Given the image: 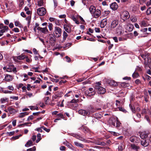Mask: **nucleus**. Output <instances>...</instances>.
<instances>
[{"mask_svg":"<svg viewBox=\"0 0 151 151\" xmlns=\"http://www.w3.org/2000/svg\"><path fill=\"white\" fill-rule=\"evenodd\" d=\"M62 29L59 27L56 26L55 27L53 34L57 37H60L61 35Z\"/></svg>","mask_w":151,"mask_h":151,"instance_id":"1","label":"nucleus"},{"mask_svg":"<svg viewBox=\"0 0 151 151\" xmlns=\"http://www.w3.org/2000/svg\"><path fill=\"white\" fill-rule=\"evenodd\" d=\"M129 17V13L127 11H123L121 15V19L123 22H125Z\"/></svg>","mask_w":151,"mask_h":151,"instance_id":"2","label":"nucleus"},{"mask_svg":"<svg viewBox=\"0 0 151 151\" xmlns=\"http://www.w3.org/2000/svg\"><path fill=\"white\" fill-rule=\"evenodd\" d=\"M95 88L99 94H103L106 92L105 89L100 86H95Z\"/></svg>","mask_w":151,"mask_h":151,"instance_id":"3","label":"nucleus"},{"mask_svg":"<svg viewBox=\"0 0 151 151\" xmlns=\"http://www.w3.org/2000/svg\"><path fill=\"white\" fill-rule=\"evenodd\" d=\"M3 24H1L0 25V29H1L0 30V37L3 35V33L7 31L8 29V27L6 26L3 27Z\"/></svg>","mask_w":151,"mask_h":151,"instance_id":"4","label":"nucleus"},{"mask_svg":"<svg viewBox=\"0 0 151 151\" xmlns=\"http://www.w3.org/2000/svg\"><path fill=\"white\" fill-rule=\"evenodd\" d=\"M37 13L40 16H43L45 15L46 13V9L44 7L39 8L37 9Z\"/></svg>","mask_w":151,"mask_h":151,"instance_id":"5","label":"nucleus"},{"mask_svg":"<svg viewBox=\"0 0 151 151\" xmlns=\"http://www.w3.org/2000/svg\"><path fill=\"white\" fill-rule=\"evenodd\" d=\"M13 71L15 73L17 72V69L16 68H15L13 65H10L9 66L7 69V72H12Z\"/></svg>","mask_w":151,"mask_h":151,"instance_id":"6","label":"nucleus"},{"mask_svg":"<svg viewBox=\"0 0 151 151\" xmlns=\"http://www.w3.org/2000/svg\"><path fill=\"white\" fill-rule=\"evenodd\" d=\"M119 21L117 20H114L113 21L111 24L110 27L111 29H114L118 24Z\"/></svg>","mask_w":151,"mask_h":151,"instance_id":"7","label":"nucleus"},{"mask_svg":"<svg viewBox=\"0 0 151 151\" xmlns=\"http://www.w3.org/2000/svg\"><path fill=\"white\" fill-rule=\"evenodd\" d=\"M130 141L133 143H138L139 142V138L135 136H133L130 138Z\"/></svg>","mask_w":151,"mask_h":151,"instance_id":"8","label":"nucleus"},{"mask_svg":"<svg viewBox=\"0 0 151 151\" xmlns=\"http://www.w3.org/2000/svg\"><path fill=\"white\" fill-rule=\"evenodd\" d=\"M78 113L79 114L83 116L88 115L90 114V112L88 111L81 109L78 111Z\"/></svg>","mask_w":151,"mask_h":151,"instance_id":"9","label":"nucleus"},{"mask_svg":"<svg viewBox=\"0 0 151 151\" xmlns=\"http://www.w3.org/2000/svg\"><path fill=\"white\" fill-rule=\"evenodd\" d=\"M141 145L144 147L148 146L149 144V141L146 139H143L141 141Z\"/></svg>","mask_w":151,"mask_h":151,"instance_id":"10","label":"nucleus"},{"mask_svg":"<svg viewBox=\"0 0 151 151\" xmlns=\"http://www.w3.org/2000/svg\"><path fill=\"white\" fill-rule=\"evenodd\" d=\"M130 147L131 149L136 151H138L140 148L139 146L134 143L130 144Z\"/></svg>","mask_w":151,"mask_h":151,"instance_id":"11","label":"nucleus"},{"mask_svg":"<svg viewBox=\"0 0 151 151\" xmlns=\"http://www.w3.org/2000/svg\"><path fill=\"white\" fill-rule=\"evenodd\" d=\"M107 20L106 18L103 19L101 22L100 26L101 28H104L107 23Z\"/></svg>","mask_w":151,"mask_h":151,"instance_id":"12","label":"nucleus"},{"mask_svg":"<svg viewBox=\"0 0 151 151\" xmlns=\"http://www.w3.org/2000/svg\"><path fill=\"white\" fill-rule=\"evenodd\" d=\"M13 79V77L11 75L8 74H6L4 78L5 81L9 82L12 81Z\"/></svg>","mask_w":151,"mask_h":151,"instance_id":"13","label":"nucleus"},{"mask_svg":"<svg viewBox=\"0 0 151 151\" xmlns=\"http://www.w3.org/2000/svg\"><path fill=\"white\" fill-rule=\"evenodd\" d=\"M37 29L41 31L42 33L44 34H46L48 32V31L47 29V27L42 28L40 27H38Z\"/></svg>","mask_w":151,"mask_h":151,"instance_id":"14","label":"nucleus"},{"mask_svg":"<svg viewBox=\"0 0 151 151\" xmlns=\"http://www.w3.org/2000/svg\"><path fill=\"white\" fill-rule=\"evenodd\" d=\"M110 7L113 10H116L118 8V5L116 2H114L110 5Z\"/></svg>","mask_w":151,"mask_h":151,"instance_id":"15","label":"nucleus"},{"mask_svg":"<svg viewBox=\"0 0 151 151\" xmlns=\"http://www.w3.org/2000/svg\"><path fill=\"white\" fill-rule=\"evenodd\" d=\"M151 60L150 58L149 57H148L147 58V60H145L144 65L145 68L146 69H147L149 66V63L150 62Z\"/></svg>","mask_w":151,"mask_h":151,"instance_id":"16","label":"nucleus"},{"mask_svg":"<svg viewBox=\"0 0 151 151\" xmlns=\"http://www.w3.org/2000/svg\"><path fill=\"white\" fill-rule=\"evenodd\" d=\"M101 14V12L100 10L96 9L95 10V12L93 14H94V16L96 18L98 17Z\"/></svg>","mask_w":151,"mask_h":151,"instance_id":"17","label":"nucleus"},{"mask_svg":"<svg viewBox=\"0 0 151 151\" xmlns=\"http://www.w3.org/2000/svg\"><path fill=\"white\" fill-rule=\"evenodd\" d=\"M26 58V56L23 54H22L21 55L19 56H17L15 57L14 58V60L16 61V59H17L19 60H22Z\"/></svg>","mask_w":151,"mask_h":151,"instance_id":"18","label":"nucleus"},{"mask_svg":"<svg viewBox=\"0 0 151 151\" xmlns=\"http://www.w3.org/2000/svg\"><path fill=\"white\" fill-rule=\"evenodd\" d=\"M134 28L133 25L130 24H128L127 27L126 29L129 32L132 31Z\"/></svg>","mask_w":151,"mask_h":151,"instance_id":"19","label":"nucleus"},{"mask_svg":"<svg viewBox=\"0 0 151 151\" xmlns=\"http://www.w3.org/2000/svg\"><path fill=\"white\" fill-rule=\"evenodd\" d=\"M54 35L52 34H50L49 37L50 41L52 43L53 42L55 41L56 38L55 37Z\"/></svg>","mask_w":151,"mask_h":151,"instance_id":"20","label":"nucleus"},{"mask_svg":"<svg viewBox=\"0 0 151 151\" xmlns=\"http://www.w3.org/2000/svg\"><path fill=\"white\" fill-rule=\"evenodd\" d=\"M79 129L83 130V131L85 133H86L89 132V130L86 127L84 126H82Z\"/></svg>","mask_w":151,"mask_h":151,"instance_id":"21","label":"nucleus"},{"mask_svg":"<svg viewBox=\"0 0 151 151\" xmlns=\"http://www.w3.org/2000/svg\"><path fill=\"white\" fill-rule=\"evenodd\" d=\"M64 28L65 31L68 32H70L71 31V29L67 24H65L64 25Z\"/></svg>","mask_w":151,"mask_h":151,"instance_id":"22","label":"nucleus"},{"mask_svg":"<svg viewBox=\"0 0 151 151\" xmlns=\"http://www.w3.org/2000/svg\"><path fill=\"white\" fill-rule=\"evenodd\" d=\"M89 9L90 12L92 14L94 13V12H95V10H96L95 7L93 6H91L90 7Z\"/></svg>","mask_w":151,"mask_h":151,"instance_id":"23","label":"nucleus"},{"mask_svg":"<svg viewBox=\"0 0 151 151\" xmlns=\"http://www.w3.org/2000/svg\"><path fill=\"white\" fill-rule=\"evenodd\" d=\"M147 134L145 133H142L140 134V137L143 139H145L147 138Z\"/></svg>","mask_w":151,"mask_h":151,"instance_id":"24","label":"nucleus"},{"mask_svg":"<svg viewBox=\"0 0 151 151\" xmlns=\"http://www.w3.org/2000/svg\"><path fill=\"white\" fill-rule=\"evenodd\" d=\"M75 145L77 147H79L81 148H83L84 147V145L81 143H79L77 142H74Z\"/></svg>","mask_w":151,"mask_h":151,"instance_id":"25","label":"nucleus"},{"mask_svg":"<svg viewBox=\"0 0 151 151\" xmlns=\"http://www.w3.org/2000/svg\"><path fill=\"white\" fill-rule=\"evenodd\" d=\"M8 99L6 98H1L0 99V101L1 103H5L6 102H8Z\"/></svg>","mask_w":151,"mask_h":151,"instance_id":"26","label":"nucleus"},{"mask_svg":"<svg viewBox=\"0 0 151 151\" xmlns=\"http://www.w3.org/2000/svg\"><path fill=\"white\" fill-rule=\"evenodd\" d=\"M66 146L69 149L72 150L73 151H75L76 150L75 148L71 144H69L68 145L67 144L66 145Z\"/></svg>","mask_w":151,"mask_h":151,"instance_id":"27","label":"nucleus"},{"mask_svg":"<svg viewBox=\"0 0 151 151\" xmlns=\"http://www.w3.org/2000/svg\"><path fill=\"white\" fill-rule=\"evenodd\" d=\"M28 114L29 113L27 112L22 113L20 114L19 117L20 118H22L26 115H28Z\"/></svg>","mask_w":151,"mask_h":151,"instance_id":"28","label":"nucleus"},{"mask_svg":"<svg viewBox=\"0 0 151 151\" xmlns=\"http://www.w3.org/2000/svg\"><path fill=\"white\" fill-rule=\"evenodd\" d=\"M68 35L67 33L65 31H64L63 34V40L64 41H65L66 38L68 37Z\"/></svg>","mask_w":151,"mask_h":151,"instance_id":"29","label":"nucleus"},{"mask_svg":"<svg viewBox=\"0 0 151 151\" xmlns=\"http://www.w3.org/2000/svg\"><path fill=\"white\" fill-rule=\"evenodd\" d=\"M94 117L96 119H99L101 117V115L99 113H96L94 116Z\"/></svg>","mask_w":151,"mask_h":151,"instance_id":"30","label":"nucleus"},{"mask_svg":"<svg viewBox=\"0 0 151 151\" xmlns=\"http://www.w3.org/2000/svg\"><path fill=\"white\" fill-rule=\"evenodd\" d=\"M43 0H39L38 2V5L40 6H43Z\"/></svg>","mask_w":151,"mask_h":151,"instance_id":"31","label":"nucleus"},{"mask_svg":"<svg viewBox=\"0 0 151 151\" xmlns=\"http://www.w3.org/2000/svg\"><path fill=\"white\" fill-rule=\"evenodd\" d=\"M96 92L95 91H93L91 92H89L87 93V92H86V94L88 96H91L93 95H94L95 94Z\"/></svg>","mask_w":151,"mask_h":151,"instance_id":"32","label":"nucleus"},{"mask_svg":"<svg viewBox=\"0 0 151 151\" xmlns=\"http://www.w3.org/2000/svg\"><path fill=\"white\" fill-rule=\"evenodd\" d=\"M14 24L16 26H18L19 27H22V24L18 21H16L14 22Z\"/></svg>","mask_w":151,"mask_h":151,"instance_id":"33","label":"nucleus"},{"mask_svg":"<svg viewBox=\"0 0 151 151\" xmlns=\"http://www.w3.org/2000/svg\"><path fill=\"white\" fill-rule=\"evenodd\" d=\"M139 76V75L137 73L134 72L132 75V77L134 78H138Z\"/></svg>","mask_w":151,"mask_h":151,"instance_id":"34","label":"nucleus"},{"mask_svg":"<svg viewBox=\"0 0 151 151\" xmlns=\"http://www.w3.org/2000/svg\"><path fill=\"white\" fill-rule=\"evenodd\" d=\"M32 145V142L31 140H29L28 141L25 145V146H30Z\"/></svg>","mask_w":151,"mask_h":151,"instance_id":"35","label":"nucleus"},{"mask_svg":"<svg viewBox=\"0 0 151 151\" xmlns=\"http://www.w3.org/2000/svg\"><path fill=\"white\" fill-rule=\"evenodd\" d=\"M53 24L52 23H49L48 27L50 31H51L53 29Z\"/></svg>","mask_w":151,"mask_h":151,"instance_id":"36","label":"nucleus"},{"mask_svg":"<svg viewBox=\"0 0 151 151\" xmlns=\"http://www.w3.org/2000/svg\"><path fill=\"white\" fill-rule=\"evenodd\" d=\"M141 26L145 27L147 26V24L145 21H142L141 23Z\"/></svg>","mask_w":151,"mask_h":151,"instance_id":"37","label":"nucleus"},{"mask_svg":"<svg viewBox=\"0 0 151 151\" xmlns=\"http://www.w3.org/2000/svg\"><path fill=\"white\" fill-rule=\"evenodd\" d=\"M118 109L120 111H122L126 113L127 112L126 110L123 108L119 107L118 108Z\"/></svg>","mask_w":151,"mask_h":151,"instance_id":"38","label":"nucleus"},{"mask_svg":"<svg viewBox=\"0 0 151 151\" xmlns=\"http://www.w3.org/2000/svg\"><path fill=\"white\" fill-rule=\"evenodd\" d=\"M58 97H61V96H59L58 94H56L55 95L53 96H52V101H53L54 99H56Z\"/></svg>","mask_w":151,"mask_h":151,"instance_id":"39","label":"nucleus"},{"mask_svg":"<svg viewBox=\"0 0 151 151\" xmlns=\"http://www.w3.org/2000/svg\"><path fill=\"white\" fill-rule=\"evenodd\" d=\"M29 107L30 109H31V110H34L35 109L37 110H38V108L37 106H36V107H34L33 106H30Z\"/></svg>","mask_w":151,"mask_h":151,"instance_id":"40","label":"nucleus"},{"mask_svg":"<svg viewBox=\"0 0 151 151\" xmlns=\"http://www.w3.org/2000/svg\"><path fill=\"white\" fill-rule=\"evenodd\" d=\"M141 56L145 60H147V58L148 57V56L146 54H142L141 55Z\"/></svg>","mask_w":151,"mask_h":151,"instance_id":"41","label":"nucleus"},{"mask_svg":"<svg viewBox=\"0 0 151 151\" xmlns=\"http://www.w3.org/2000/svg\"><path fill=\"white\" fill-rule=\"evenodd\" d=\"M79 100L78 99H73L70 101L71 103H77L78 102Z\"/></svg>","mask_w":151,"mask_h":151,"instance_id":"42","label":"nucleus"},{"mask_svg":"<svg viewBox=\"0 0 151 151\" xmlns=\"http://www.w3.org/2000/svg\"><path fill=\"white\" fill-rule=\"evenodd\" d=\"M146 13L147 15H149L151 14V7H150L147 9L146 12Z\"/></svg>","mask_w":151,"mask_h":151,"instance_id":"43","label":"nucleus"},{"mask_svg":"<svg viewBox=\"0 0 151 151\" xmlns=\"http://www.w3.org/2000/svg\"><path fill=\"white\" fill-rule=\"evenodd\" d=\"M78 139L85 142H86V140L83 137L80 136H79V137Z\"/></svg>","mask_w":151,"mask_h":151,"instance_id":"44","label":"nucleus"},{"mask_svg":"<svg viewBox=\"0 0 151 151\" xmlns=\"http://www.w3.org/2000/svg\"><path fill=\"white\" fill-rule=\"evenodd\" d=\"M0 91L4 93H6L7 90H4L3 88H1L0 89Z\"/></svg>","mask_w":151,"mask_h":151,"instance_id":"45","label":"nucleus"},{"mask_svg":"<svg viewBox=\"0 0 151 151\" xmlns=\"http://www.w3.org/2000/svg\"><path fill=\"white\" fill-rule=\"evenodd\" d=\"M39 67H36V68L34 67H32V69L35 70V72H38L40 73V71H38V70H37L39 69Z\"/></svg>","mask_w":151,"mask_h":151,"instance_id":"46","label":"nucleus"},{"mask_svg":"<svg viewBox=\"0 0 151 151\" xmlns=\"http://www.w3.org/2000/svg\"><path fill=\"white\" fill-rule=\"evenodd\" d=\"M10 99L17 100L18 99V96H11L10 97Z\"/></svg>","mask_w":151,"mask_h":151,"instance_id":"47","label":"nucleus"},{"mask_svg":"<svg viewBox=\"0 0 151 151\" xmlns=\"http://www.w3.org/2000/svg\"><path fill=\"white\" fill-rule=\"evenodd\" d=\"M147 113V110L146 109H142V112H141L142 114H146Z\"/></svg>","mask_w":151,"mask_h":151,"instance_id":"48","label":"nucleus"},{"mask_svg":"<svg viewBox=\"0 0 151 151\" xmlns=\"http://www.w3.org/2000/svg\"><path fill=\"white\" fill-rule=\"evenodd\" d=\"M55 24L57 25H59L60 24V21L59 20L55 19Z\"/></svg>","mask_w":151,"mask_h":151,"instance_id":"49","label":"nucleus"},{"mask_svg":"<svg viewBox=\"0 0 151 151\" xmlns=\"http://www.w3.org/2000/svg\"><path fill=\"white\" fill-rule=\"evenodd\" d=\"M49 99V97H46L45 98V104H47L48 100Z\"/></svg>","mask_w":151,"mask_h":151,"instance_id":"50","label":"nucleus"},{"mask_svg":"<svg viewBox=\"0 0 151 151\" xmlns=\"http://www.w3.org/2000/svg\"><path fill=\"white\" fill-rule=\"evenodd\" d=\"M12 31L16 32H19V29L17 28H14L12 29Z\"/></svg>","mask_w":151,"mask_h":151,"instance_id":"51","label":"nucleus"},{"mask_svg":"<svg viewBox=\"0 0 151 151\" xmlns=\"http://www.w3.org/2000/svg\"><path fill=\"white\" fill-rule=\"evenodd\" d=\"M96 143L98 145H104L105 144V143L104 142H96Z\"/></svg>","mask_w":151,"mask_h":151,"instance_id":"52","label":"nucleus"},{"mask_svg":"<svg viewBox=\"0 0 151 151\" xmlns=\"http://www.w3.org/2000/svg\"><path fill=\"white\" fill-rule=\"evenodd\" d=\"M25 58H26V60L27 62L29 63L32 62V60L28 58V57H26Z\"/></svg>","mask_w":151,"mask_h":151,"instance_id":"53","label":"nucleus"},{"mask_svg":"<svg viewBox=\"0 0 151 151\" xmlns=\"http://www.w3.org/2000/svg\"><path fill=\"white\" fill-rule=\"evenodd\" d=\"M128 85V84L124 82L122 83H121L122 86H123L124 88L127 87Z\"/></svg>","mask_w":151,"mask_h":151,"instance_id":"54","label":"nucleus"},{"mask_svg":"<svg viewBox=\"0 0 151 151\" xmlns=\"http://www.w3.org/2000/svg\"><path fill=\"white\" fill-rule=\"evenodd\" d=\"M7 88H8V89L9 90H12V91L14 90V88L12 86H8L7 87Z\"/></svg>","mask_w":151,"mask_h":151,"instance_id":"55","label":"nucleus"},{"mask_svg":"<svg viewBox=\"0 0 151 151\" xmlns=\"http://www.w3.org/2000/svg\"><path fill=\"white\" fill-rule=\"evenodd\" d=\"M26 95L28 96L29 97H31L33 96V94L32 93L27 92Z\"/></svg>","mask_w":151,"mask_h":151,"instance_id":"56","label":"nucleus"},{"mask_svg":"<svg viewBox=\"0 0 151 151\" xmlns=\"http://www.w3.org/2000/svg\"><path fill=\"white\" fill-rule=\"evenodd\" d=\"M65 58L66 59V61L68 62H70L71 60L70 58L68 56L65 57Z\"/></svg>","mask_w":151,"mask_h":151,"instance_id":"57","label":"nucleus"},{"mask_svg":"<svg viewBox=\"0 0 151 151\" xmlns=\"http://www.w3.org/2000/svg\"><path fill=\"white\" fill-rule=\"evenodd\" d=\"M110 83H112V85L114 86H116L117 84L114 81H111L110 82Z\"/></svg>","mask_w":151,"mask_h":151,"instance_id":"58","label":"nucleus"},{"mask_svg":"<svg viewBox=\"0 0 151 151\" xmlns=\"http://www.w3.org/2000/svg\"><path fill=\"white\" fill-rule=\"evenodd\" d=\"M53 2L55 7V8L58 6V2L57 1L55 0H54Z\"/></svg>","mask_w":151,"mask_h":151,"instance_id":"59","label":"nucleus"},{"mask_svg":"<svg viewBox=\"0 0 151 151\" xmlns=\"http://www.w3.org/2000/svg\"><path fill=\"white\" fill-rule=\"evenodd\" d=\"M14 109L12 108L11 107H9L7 108V110L9 112H11Z\"/></svg>","mask_w":151,"mask_h":151,"instance_id":"60","label":"nucleus"},{"mask_svg":"<svg viewBox=\"0 0 151 151\" xmlns=\"http://www.w3.org/2000/svg\"><path fill=\"white\" fill-rule=\"evenodd\" d=\"M34 117L32 115H31L29 116L27 119L28 121H29L30 120H32L33 119Z\"/></svg>","mask_w":151,"mask_h":151,"instance_id":"61","label":"nucleus"},{"mask_svg":"<svg viewBox=\"0 0 151 151\" xmlns=\"http://www.w3.org/2000/svg\"><path fill=\"white\" fill-rule=\"evenodd\" d=\"M65 147L64 146H61L60 147V150H65Z\"/></svg>","mask_w":151,"mask_h":151,"instance_id":"62","label":"nucleus"},{"mask_svg":"<svg viewBox=\"0 0 151 151\" xmlns=\"http://www.w3.org/2000/svg\"><path fill=\"white\" fill-rule=\"evenodd\" d=\"M42 81L41 79L39 78V80H36L34 82V83H40V81Z\"/></svg>","mask_w":151,"mask_h":151,"instance_id":"63","label":"nucleus"},{"mask_svg":"<svg viewBox=\"0 0 151 151\" xmlns=\"http://www.w3.org/2000/svg\"><path fill=\"white\" fill-rule=\"evenodd\" d=\"M140 83L141 81L139 79H137L135 81V83L137 84H139Z\"/></svg>","mask_w":151,"mask_h":151,"instance_id":"64","label":"nucleus"}]
</instances>
